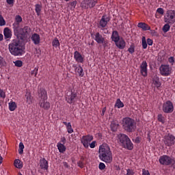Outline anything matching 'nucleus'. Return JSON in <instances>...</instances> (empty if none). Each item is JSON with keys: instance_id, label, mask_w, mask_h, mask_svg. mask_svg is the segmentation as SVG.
Listing matches in <instances>:
<instances>
[{"instance_id": "52", "label": "nucleus", "mask_w": 175, "mask_h": 175, "mask_svg": "<svg viewBox=\"0 0 175 175\" xmlns=\"http://www.w3.org/2000/svg\"><path fill=\"white\" fill-rule=\"evenodd\" d=\"M8 5L13 6L14 5V0H6Z\"/></svg>"}, {"instance_id": "37", "label": "nucleus", "mask_w": 175, "mask_h": 175, "mask_svg": "<svg viewBox=\"0 0 175 175\" xmlns=\"http://www.w3.org/2000/svg\"><path fill=\"white\" fill-rule=\"evenodd\" d=\"M142 49H144V50H146V49H147L148 44H147V40H146L145 36H143L142 38Z\"/></svg>"}, {"instance_id": "16", "label": "nucleus", "mask_w": 175, "mask_h": 175, "mask_svg": "<svg viewBox=\"0 0 175 175\" xmlns=\"http://www.w3.org/2000/svg\"><path fill=\"white\" fill-rule=\"evenodd\" d=\"M148 66V64H147V62L143 61L142 63L140 65V73L143 77H147V68Z\"/></svg>"}, {"instance_id": "8", "label": "nucleus", "mask_w": 175, "mask_h": 175, "mask_svg": "<svg viewBox=\"0 0 175 175\" xmlns=\"http://www.w3.org/2000/svg\"><path fill=\"white\" fill-rule=\"evenodd\" d=\"M160 165L163 166H175V159L169 155L164 154L159 159Z\"/></svg>"}, {"instance_id": "57", "label": "nucleus", "mask_w": 175, "mask_h": 175, "mask_svg": "<svg viewBox=\"0 0 175 175\" xmlns=\"http://www.w3.org/2000/svg\"><path fill=\"white\" fill-rule=\"evenodd\" d=\"M140 142H141L140 137H137L135 139V143H137V144H139V143H140Z\"/></svg>"}, {"instance_id": "33", "label": "nucleus", "mask_w": 175, "mask_h": 175, "mask_svg": "<svg viewBox=\"0 0 175 175\" xmlns=\"http://www.w3.org/2000/svg\"><path fill=\"white\" fill-rule=\"evenodd\" d=\"M124 103L121 101V99L118 98L115 104V107H118V109H121L124 107Z\"/></svg>"}, {"instance_id": "26", "label": "nucleus", "mask_w": 175, "mask_h": 175, "mask_svg": "<svg viewBox=\"0 0 175 175\" xmlns=\"http://www.w3.org/2000/svg\"><path fill=\"white\" fill-rule=\"evenodd\" d=\"M31 40L35 44H39L40 43V36L36 33L31 36Z\"/></svg>"}, {"instance_id": "25", "label": "nucleus", "mask_w": 175, "mask_h": 175, "mask_svg": "<svg viewBox=\"0 0 175 175\" xmlns=\"http://www.w3.org/2000/svg\"><path fill=\"white\" fill-rule=\"evenodd\" d=\"M3 35L5 39H12V30L9 27H5L3 30Z\"/></svg>"}, {"instance_id": "12", "label": "nucleus", "mask_w": 175, "mask_h": 175, "mask_svg": "<svg viewBox=\"0 0 175 175\" xmlns=\"http://www.w3.org/2000/svg\"><path fill=\"white\" fill-rule=\"evenodd\" d=\"M172 67L169 64H161L159 67L160 75L164 76V77H167L172 75Z\"/></svg>"}, {"instance_id": "6", "label": "nucleus", "mask_w": 175, "mask_h": 175, "mask_svg": "<svg viewBox=\"0 0 175 175\" xmlns=\"http://www.w3.org/2000/svg\"><path fill=\"white\" fill-rule=\"evenodd\" d=\"M66 102L69 105H75L77 102V92L75 89L70 88L66 93Z\"/></svg>"}, {"instance_id": "45", "label": "nucleus", "mask_w": 175, "mask_h": 175, "mask_svg": "<svg viewBox=\"0 0 175 175\" xmlns=\"http://www.w3.org/2000/svg\"><path fill=\"white\" fill-rule=\"evenodd\" d=\"M128 51L130 53V54H133V53H135V45H131L128 49Z\"/></svg>"}, {"instance_id": "61", "label": "nucleus", "mask_w": 175, "mask_h": 175, "mask_svg": "<svg viewBox=\"0 0 175 175\" xmlns=\"http://www.w3.org/2000/svg\"><path fill=\"white\" fill-rule=\"evenodd\" d=\"M62 143H64V144H65V143H66V139H65V137H63V138L62 139Z\"/></svg>"}, {"instance_id": "22", "label": "nucleus", "mask_w": 175, "mask_h": 175, "mask_svg": "<svg viewBox=\"0 0 175 175\" xmlns=\"http://www.w3.org/2000/svg\"><path fill=\"white\" fill-rule=\"evenodd\" d=\"M111 39L112 42H114V43H116V42H117L121 39V37H120V33H118V31L117 30H114L112 31Z\"/></svg>"}, {"instance_id": "54", "label": "nucleus", "mask_w": 175, "mask_h": 175, "mask_svg": "<svg viewBox=\"0 0 175 175\" xmlns=\"http://www.w3.org/2000/svg\"><path fill=\"white\" fill-rule=\"evenodd\" d=\"M5 64V60L3 59V57H0V68H2Z\"/></svg>"}, {"instance_id": "47", "label": "nucleus", "mask_w": 175, "mask_h": 175, "mask_svg": "<svg viewBox=\"0 0 175 175\" xmlns=\"http://www.w3.org/2000/svg\"><path fill=\"white\" fill-rule=\"evenodd\" d=\"M0 97H1L3 99H5L6 98V94L5 93V91L3 90L0 89Z\"/></svg>"}, {"instance_id": "15", "label": "nucleus", "mask_w": 175, "mask_h": 175, "mask_svg": "<svg viewBox=\"0 0 175 175\" xmlns=\"http://www.w3.org/2000/svg\"><path fill=\"white\" fill-rule=\"evenodd\" d=\"M174 110V107H173V103L170 100H167L163 105V111L164 113H172Z\"/></svg>"}, {"instance_id": "60", "label": "nucleus", "mask_w": 175, "mask_h": 175, "mask_svg": "<svg viewBox=\"0 0 175 175\" xmlns=\"http://www.w3.org/2000/svg\"><path fill=\"white\" fill-rule=\"evenodd\" d=\"M3 40V35L2 33H0V42H2Z\"/></svg>"}, {"instance_id": "27", "label": "nucleus", "mask_w": 175, "mask_h": 175, "mask_svg": "<svg viewBox=\"0 0 175 175\" xmlns=\"http://www.w3.org/2000/svg\"><path fill=\"white\" fill-rule=\"evenodd\" d=\"M25 100L27 105H31L32 103V94L29 92H27L25 95Z\"/></svg>"}, {"instance_id": "19", "label": "nucleus", "mask_w": 175, "mask_h": 175, "mask_svg": "<svg viewBox=\"0 0 175 175\" xmlns=\"http://www.w3.org/2000/svg\"><path fill=\"white\" fill-rule=\"evenodd\" d=\"M74 59H75L76 62H78V64H83V62H84V57H83L81 53L77 51H75L74 53Z\"/></svg>"}, {"instance_id": "28", "label": "nucleus", "mask_w": 175, "mask_h": 175, "mask_svg": "<svg viewBox=\"0 0 175 175\" xmlns=\"http://www.w3.org/2000/svg\"><path fill=\"white\" fill-rule=\"evenodd\" d=\"M57 149L59 150V152L64 154L65 151H66V146L62 144L61 142H58L57 144Z\"/></svg>"}, {"instance_id": "40", "label": "nucleus", "mask_w": 175, "mask_h": 175, "mask_svg": "<svg viewBox=\"0 0 175 175\" xmlns=\"http://www.w3.org/2000/svg\"><path fill=\"white\" fill-rule=\"evenodd\" d=\"M14 64L17 68H21L23 66V61L21 60H16L14 62Z\"/></svg>"}, {"instance_id": "2", "label": "nucleus", "mask_w": 175, "mask_h": 175, "mask_svg": "<svg viewBox=\"0 0 175 175\" xmlns=\"http://www.w3.org/2000/svg\"><path fill=\"white\" fill-rule=\"evenodd\" d=\"M99 159L105 163L113 162V153L107 144H103L98 148Z\"/></svg>"}, {"instance_id": "56", "label": "nucleus", "mask_w": 175, "mask_h": 175, "mask_svg": "<svg viewBox=\"0 0 175 175\" xmlns=\"http://www.w3.org/2000/svg\"><path fill=\"white\" fill-rule=\"evenodd\" d=\"M142 175H150V172H148V170H142Z\"/></svg>"}, {"instance_id": "44", "label": "nucleus", "mask_w": 175, "mask_h": 175, "mask_svg": "<svg viewBox=\"0 0 175 175\" xmlns=\"http://www.w3.org/2000/svg\"><path fill=\"white\" fill-rule=\"evenodd\" d=\"M156 13H158L159 14L163 16V14L165 13V10L162 8H157Z\"/></svg>"}, {"instance_id": "21", "label": "nucleus", "mask_w": 175, "mask_h": 175, "mask_svg": "<svg viewBox=\"0 0 175 175\" xmlns=\"http://www.w3.org/2000/svg\"><path fill=\"white\" fill-rule=\"evenodd\" d=\"M39 105L44 110H49L50 109V103L47 100H40Z\"/></svg>"}, {"instance_id": "10", "label": "nucleus", "mask_w": 175, "mask_h": 175, "mask_svg": "<svg viewBox=\"0 0 175 175\" xmlns=\"http://www.w3.org/2000/svg\"><path fill=\"white\" fill-rule=\"evenodd\" d=\"M164 22L170 24V25H173L175 23V10H167L165 16H164Z\"/></svg>"}, {"instance_id": "5", "label": "nucleus", "mask_w": 175, "mask_h": 175, "mask_svg": "<svg viewBox=\"0 0 175 175\" xmlns=\"http://www.w3.org/2000/svg\"><path fill=\"white\" fill-rule=\"evenodd\" d=\"M31 33V27L25 26L23 28H18L16 32L14 30V35L20 40H25Z\"/></svg>"}, {"instance_id": "20", "label": "nucleus", "mask_w": 175, "mask_h": 175, "mask_svg": "<svg viewBox=\"0 0 175 175\" xmlns=\"http://www.w3.org/2000/svg\"><path fill=\"white\" fill-rule=\"evenodd\" d=\"M38 97L41 100H44L48 99L47 91L44 88H40L38 91Z\"/></svg>"}, {"instance_id": "39", "label": "nucleus", "mask_w": 175, "mask_h": 175, "mask_svg": "<svg viewBox=\"0 0 175 175\" xmlns=\"http://www.w3.org/2000/svg\"><path fill=\"white\" fill-rule=\"evenodd\" d=\"M157 120L159 122H161V124H165V117L162 116V114L158 115Z\"/></svg>"}, {"instance_id": "62", "label": "nucleus", "mask_w": 175, "mask_h": 175, "mask_svg": "<svg viewBox=\"0 0 175 175\" xmlns=\"http://www.w3.org/2000/svg\"><path fill=\"white\" fill-rule=\"evenodd\" d=\"M2 161H3V158H2L1 156H0V165L2 163Z\"/></svg>"}, {"instance_id": "50", "label": "nucleus", "mask_w": 175, "mask_h": 175, "mask_svg": "<svg viewBox=\"0 0 175 175\" xmlns=\"http://www.w3.org/2000/svg\"><path fill=\"white\" fill-rule=\"evenodd\" d=\"M126 172V175H135V172H133V170L127 169Z\"/></svg>"}, {"instance_id": "36", "label": "nucleus", "mask_w": 175, "mask_h": 175, "mask_svg": "<svg viewBox=\"0 0 175 175\" xmlns=\"http://www.w3.org/2000/svg\"><path fill=\"white\" fill-rule=\"evenodd\" d=\"M36 13L37 16H40V12H42V5L40 4H36Z\"/></svg>"}, {"instance_id": "3", "label": "nucleus", "mask_w": 175, "mask_h": 175, "mask_svg": "<svg viewBox=\"0 0 175 175\" xmlns=\"http://www.w3.org/2000/svg\"><path fill=\"white\" fill-rule=\"evenodd\" d=\"M122 125L123 129H124L126 132H129V133L135 132L136 130V122L135 120L129 117H126L122 119Z\"/></svg>"}, {"instance_id": "14", "label": "nucleus", "mask_w": 175, "mask_h": 175, "mask_svg": "<svg viewBox=\"0 0 175 175\" xmlns=\"http://www.w3.org/2000/svg\"><path fill=\"white\" fill-rule=\"evenodd\" d=\"M94 140V136L91 135H83L81 139V143L85 148L90 147V144Z\"/></svg>"}, {"instance_id": "53", "label": "nucleus", "mask_w": 175, "mask_h": 175, "mask_svg": "<svg viewBox=\"0 0 175 175\" xmlns=\"http://www.w3.org/2000/svg\"><path fill=\"white\" fill-rule=\"evenodd\" d=\"M76 5H77V1H74L70 3V5L71 8H73L75 9V8H76Z\"/></svg>"}, {"instance_id": "59", "label": "nucleus", "mask_w": 175, "mask_h": 175, "mask_svg": "<svg viewBox=\"0 0 175 175\" xmlns=\"http://www.w3.org/2000/svg\"><path fill=\"white\" fill-rule=\"evenodd\" d=\"M63 164L65 167H69V165L66 162H64Z\"/></svg>"}, {"instance_id": "49", "label": "nucleus", "mask_w": 175, "mask_h": 175, "mask_svg": "<svg viewBox=\"0 0 175 175\" xmlns=\"http://www.w3.org/2000/svg\"><path fill=\"white\" fill-rule=\"evenodd\" d=\"M90 148H95L96 147V141H93L89 144Z\"/></svg>"}, {"instance_id": "55", "label": "nucleus", "mask_w": 175, "mask_h": 175, "mask_svg": "<svg viewBox=\"0 0 175 175\" xmlns=\"http://www.w3.org/2000/svg\"><path fill=\"white\" fill-rule=\"evenodd\" d=\"M77 165H78L79 167H81V169H83V167H84V163H83V161H79L77 163Z\"/></svg>"}, {"instance_id": "31", "label": "nucleus", "mask_w": 175, "mask_h": 175, "mask_svg": "<svg viewBox=\"0 0 175 175\" xmlns=\"http://www.w3.org/2000/svg\"><path fill=\"white\" fill-rule=\"evenodd\" d=\"M52 46L55 47V49H61V44L59 43V40H58V38H55L52 41Z\"/></svg>"}, {"instance_id": "30", "label": "nucleus", "mask_w": 175, "mask_h": 175, "mask_svg": "<svg viewBox=\"0 0 175 175\" xmlns=\"http://www.w3.org/2000/svg\"><path fill=\"white\" fill-rule=\"evenodd\" d=\"M10 111H14L17 109V104L14 101H11L8 103Z\"/></svg>"}, {"instance_id": "32", "label": "nucleus", "mask_w": 175, "mask_h": 175, "mask_svg": "<svg viewBox=\"0 0 175 175\" xmlns=\"http://www.w3.org/2000/svg\"><path fill=\"white\" fill-rule=\"evenodd\" d=\"M64 125L66 126L68 133H73V129L70 122H63Z\"/></svg>"}, {"instance_id": "1", "label": "nucleus", "mask_w": 175, "mask_h": 175, "mask_svg": "<svg viewBox=\"0 0 175 175\" xmlns=\"http://www.w3.org/2000/svg\"><path fill=\"white\" fill-rule=\"evenodd\" d=\"M8 50L14 57H21L25 51V46L20 40L14 39L8 45Z\"/></svg>"}, {"instance_id": "18", "label": "nucleus", "mask_w": 175, "mask_h": 175, "mask_svg": "<svg viewBox=\"0 0 175 175\" xmlns=\"http://www.w3.org/2000/svg\"><path fill=\"white\" fill-rule=\"evenodd\" d=\"M115 46L120 50H124L126 46V42L123 38H121L119 40L115 42Z\"/></svg>"}, {"instance_id": "29", "label": "nucleus", "mask_w": 175, "mask_h": 175, "mask_svg": "<svg viewBox=\"0 0 175 175\" xmlns=\"http://www.w3.org/2000/svg\"><path fill=\"white\" fill-rule=\"evenodd\" d=\"M73 68H76L75 70H77L78 75L80 77H83L84 76V70L81 66H79V68L76 67V65H73Z\"/></svg>"}, {"instance_id": "24", "label": "nucleus", "mask_w": 175, "mask_h": 175, "mask_svg": "<svg viewBox=\"0 0 175 175\" xmlns=\"http://www.w3.org/2000/svg\"><path fill=\"white\" fill-rule=\"evenodd\" d=\"M40 166L41 169L47 170L49 169V161L46 159L43 158L40 161Z\"/></svg>"}, {"instance_id": "58", "label": "nucleus", "mask_w": 175, "mask_h": 175, "mask_svg": "<svg viewBox=\"0 0 175 175\" xmlns=\"http://www.w3.org/2000/svg\"><path fill=\"white\" fill-rule=\"evenodd\" d=\"M105 111H106V107H105V108L103 109L101 116H105Z\"/></svg>"}, {"instance_id": "4", "label": "nucleus", "mask_w": 175, "mask_h": 175, "mask_svg": "<svg viewBox=\"0 0 175 175\" xmlns=\"http://www.w3.org/2000/svg\"><path fill=\"white\" fill-rule=\"evenodd\" d=\"M118 139L120 143V146L123 148H126V150H133V143L131 141V139L128 135L122 133H120L118 135Z\"/></svg>"}, {"instance_id": "51", "label": "nucleus", "mask_w": 175, "mask_h": 175, "mask_svg": "<svg viewBox=\"0 0 175 175\" xmlns=\"http://www.w3.org/2000/svg\"><path fill=\"white\" fill-rule=\"evenodd\" d=\"M146 43L148 44V46H152L154 41L151 38H148L146 40Z\"/></svg>"}, {"instance_id": "11", "label": "nucleus", "mask_w": 175, "mask_h": 175, "mask_svg": "<svg viewBox=\"0 0 175 175\" xmlns=\"http://www.w3.org/2000/svg\"><path fill=\"white\" fill-rule=\"evenodd\" d=\"M96 3H98V0H83L81 3V8L85 10L92 9L96 6Z\"/></svg>"}, {"instance_id": "46", "label": "nucleus", "mask_w": 175, "mask_h": 175, "mask_svg": "<svg viewBox=\"0 0 175 175\" xmlns=\"http://www.w3.org/2000/svg\"><path fill=\"white\" fill-rule=\"evenodd\" d=\"M168 62L171 64L172 66L174 65L175 63V59L174 57L171 56L168 58Z\"/></svg>"}, {"instance_id": "7", "label": "nucleus", "mask_w": 175, "mask_h": 175, "mask_svg": "<svg viewBox=\"0 0 175 175\" xmlns=\"http://www.w3.org/2000/svg\"><path fill=\"white\" fill-rule=\"evenodd\" d=\"M110 16L109 15L105 14L102 16L101 19L99 21L98 28L103 31V33L107 34L109 33V30L107 28V24L110 23Z\"/></svg>"}, {"instance_id": "41", "label": "nucleus", "mask_w": 175, "mask_h": 175, "mask_svg": "<svg viewBox=\"0 0 175 175\" xmlns=\"http://www.w3.org/2000/svg\"><path fill=\"white\" fill-rule=\"evenodd\" d=\"M3 25H6V21L3 18V16L0 15V27H3Z\"/></svg>"}, {"instance_id": "63", "label": "nucleus", "mask_w": 175, "mask_h": 175, "mask_svg": "<svg viewBox=\"0 0 175 175\" xmlns=\"http://www.w3.org/2000/svg\"><path fill=\"white\" fill-rule=\"evenodd\" d=\"M155 16H156V18H161V16H159V15H158V14L157 12H156Z\"/></svg>"}, {"instance_id": "23", "label": "nucleus", "mask_w": 175, "mask_h": 175, "mask_svg": "<svg viewBox=\"0 0 175 175\" xmlns=\"http://www.w3.org/2000/svg\"><path fill=\"white\" fill-rule=\"evenodd\" d=\"M138 28H140L142 29V31H150L151 30V27L148 25V24L143 22H140L137 24Z\"/></svg>"}, {"instance_id": "64", "label": "nucleus", "mask_w": 175, "mask_h": 175, "mask_svg": "<svg viewBox=\"0 0 175 175\" xmlns=\"http://www.w3.org/2000/svg\"><path fill=\"white\" fill-rule=\"evenodd\" d=\"M91 46H94V41L91 43Z\"/></svg>"}, {"instance_id": "17", "label": "nucleus", "mask_w": 175, "mask_h": 175, "mask_svg": "<svg viewBox=\"0 0 175 175\" xmlns=\"http://www.w3.org/2000/svg\"><path fill=\"white\" fill-rule=\"evenodd\" d=\"M23 21V18L20 15L15 16V22L12 24V28L15 32H17V29L20 28V23Z\"/></svg>"}, {"instance_id": "38", "label": "nucleus", "mask_w": 175, "mask_h": 175, "mask_svg": "<svg viewBox=\"0 0 175 175\" xmlns=\"http://www.w3.org/2000/svg\"><path fill=\"white\" fill-rule=\"evenodd\" d=\"M25 147L24 146V144L23 142L19 143V148H18V152L20 155H22V154L24 153V148Z\"/></svg>"}, {"instance_id": "42", "label": "nucleus", "mask_w": 175, "mask_h": 175, "mask_svg": "<svg viewBox=\"0 0 175 175\" xmlns=\"http://www.w3.org/2000/svg\"><path fill=\"white\" fill-rule=\"evenodd\" d=\"M38 70H39V68L36 67V68L33 69V70H31V76H33V75H34L35 77H36V76H38Z\"/></svg>"}, {"instance_id": "43", "label": "nucleus", "mask_w": 175, "mask_h": 175, "mask_svg": "<svg viewBox=\"0 0 175 175\" xmlns=\"http://www.w3.org/2000/svg\"><path fill=\"white\" fill-rule=\"evenodd\" d=\"M153 84L154 85H155L156 88H159V87H161V83L159 81V79L157 80H153Z\"/></svg>"}, {"instance_id": "34", "label": "nucleus", "mask_w": 175, "mask_h": 175, "mask_svg": "<svg viewBox=\"0 0 175 175\" xmlns=\"http://www.w3.org/2000/svg\"><path fill=\"white\" fill-rule=\"evenodd\" d=\"M14 166L17 167V169H21L23 167V163H21V161H20V159H16L14 161Z\"/></svg>"}, {"instance_id": "48", "label": "nucleus", "mask_w": 175, "mask_h": 175, "mask_svg": "<svg viewBox=\"0 0 175 175\" xmlns=\"http://www.w3.org/2000/svg\"><path fill=\"white\" fill-rule=\"evenodd\" d=\"M105 168H106V165H105V163H99L98 169H100V170H105Z\"/></svg>"}, {"instance_id": "9", "label": "nucleus", "mask_w": 175, "mask_h": 175, "mask_svg": "<svg viewBox=\"0 0 175 175\" xmlns=\"http://www.w3.org/2000/svg\"><path fill=\"white\" fill-rule=\"evenodd\" d=\"M92 38L94 39V40L98 44H103V47H107V44H109V42L107 40L100 34L99 32H96L95 34H91Z\"/></svg>"}, {"instance_id": "35", "label": "nucleus", "mask_w": 175, "mask_h": 175, "mask_svg": "<svg viewBox=\"0 0 175 175\" xmlns=\"http://www.w3.org/2000/svg\"><path fill=\"white\" fill-rule=\"evenodd\" d=\"M162 31L164 33L169 32V31H170V23H166V24L163 25Z\"/></svg>"}, {"instance_id": "13", "label": "nucleus", "mask_w": 175, "mask_h": 175, "mask_svg": "<svg viewBox=\"0 0 175 175\" xmlns=\"http://www.w3.org/2000/svg\"><path fill=\"white\" fill-rule=\"evenodd\" d=\"M163 143L166 147H172L175 144V136L168 133L163 137Z\"/></svg>"}]
</instances>
